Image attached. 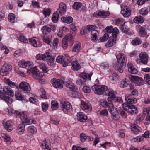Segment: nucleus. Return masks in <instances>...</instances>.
<instances>
[{"label": "nucleus", "instance_id": "obj_1", "mask_svg": "<svg viewBox=\"0 0 150 150\" xmlns=\"http://www.w3.org/2000/svg\"><path fill=\"white\" fill-rule=\"evenodd\" d=\"M92 74L93 73H92L89 74L85 72L81 73L80 74L79 77L76 81V84L79 86L84 85L87 80H91Z\"/></svg>", "mask_w": 150, "mask_h": 150}, {"label": "nucleus", "instance_id": "obj_2", "mask_svg": "<svg viewBox=\"0 0 150 150\" xmlns=\"http://www.w3.org/2000/svg\"><path fill=\"white\" fill-rule=\"evenodd\" d=\"M123 109L129 114L133 115L137 113V108L133 105H131L125 103L122 105Z\"/></svg>", "mask_w": 150, "mask_h": 150}, {"label": "nucleus", "instance_id": "obj_3", "mask_svg": "<svg viewBox=\"0 0 150 150\" xmlns=\"http://www.w3.org/2000/svg\"><path fill=\"white\" fill-rule=\"evenodd\" d=\"M91 89L95 94L101 95L103 94L107 90L108 87L105 85L95 84L92 86Z\"/></svg>", "mask_w": 150, "mask_h": 150}, {"label": "nucleus", "instance_id": "obj_4", "mask_svg": "<svg viewBox=\"0 0 150 150\" xmlns=\"http://www.w3.org/2000/svg\"><path fill=\"white\" fill-rule=\"evenodd\" d=\"M110 105V106L108 110L109 112L112 115V118L114 120H118L120 118V116L117 109L114 107L113 104Z\"/></svg>", "mask_w": 150, "mask_h": 150}, {"label": "nucleus", "instance_id": "obj_5", "mask_svg": "<svg viewBox=\"0 0 150 150\" xmlns=\"http://www.w3.org/2000/svg\"><path fill=\"white\" fill-rule=\"evenodd\" d=\"M12 69V67L11 65L7 64H4L0 70V74L3 76H6L11 71Z\"/></svg>", "mask_w": 150, "mask_h": 150}, {"label": "nucleus", "instance_id": "obj_6", "mask_svg": "<svg viewBox=\"0 0 150 150\" xmlns=\"http://www.w3.org/2000/svg\"><path fill=\"white\" fill-rule=\"evenodd\" d=\"M50 81L53 86L55 88H61L63 87L64 82L62 79L54 78L52 79Z\"/></svg>", "mask_w": 150, "mask_h": 150}, {"label": "nucleus", "instance_id": "obj_7", "mask_svg": "<svg viewBox=\"0 0 150 150\" xmlns=\"http://www.w3.org/2000/svg\"><path fill=\"white\" fill-rule=\"evenodd\" d=\"M129 78L131 81L134 83L136 86L142 85L144 84V81L142 78L135 76H131Z\"/></svg>", "mask_w": 150, "mask_h": 150}, {"label": "nucleus", "instance_id": "obj_8", "mask_svg": "<svg viewBox=\"0 0 150 150\" xmlns=\"http://www.w3.org/2000/svg\"><path fill=\"white\" fill-rule=\"evenodd\" d=\"M19 88L23 91L24 93H28L31 90L30 86L27 82L23 81L19 84Z\"/></svg>", "mask_w": 150, "mask_h": 150}, {"label": "nucleus", "instance_id": "obj_9", "mask_svg": "<svg viewBox=\"0 0 150 150\" xmlns=\"http://www.w3.org/2000/svg\"><path fill=\"white\" fill-rule=\"evenodd\" d=\"M20 119L24 122L27 123V125L30 124L32 123L35 124L36 121L34 119H31L30 118H28L27 115H25L23 112H22L21 115H20Z\"/></svg>", "mask_w": 150, "mask_h": 150}, {"label": "nucleus", "instance_id": "obj_10", "mask_svg": "<svg viewBox=\"0 0 150 150\" xmlns=\"http://www.w3.org/2000/svg\"><path fill=\"white\" fill-rule=\"evenodd\" d=\"M106 91L105 94L106 96H108L107 98L108 101L112 102H114L115 97L116 96L114 91L111 89L108 88Z\"/></svg>", "mask_w": 150, "mask_h": 150}, {"label": "nucleus", "instance_id": "obj_11", "mask_svg": "<svg viewBox=\"0 0 150 150\" xmlns=\"http://www.w3.org/2000/svg\"><path fill=\"white\" fill-rule=\"evenodd\" d=\"M121 13L125 17L129 16L131 14V10L127 6L124 5L121 6Z\"/></svg>", "mask_w": 150, "mask_h": 150}, {"label": "nucleus", "instance_id": "obj_12", "mask_svg": "<svg viewBox=\"0 0 150 150\" xmlns=\"http://www.w3.org/2000/svg\"><path fill=\"white\" fill-rule=\"evenodd\" d=\"M61 104L62 110L65 114L67 113L72 108V106L68 102L62 101Z\"/></svg>", "mask_w": 150, "mask_h": 150}, {"label": "nucleus", "instance_id": "obj_13", "mask_svg": "<svg viewBox=\"0 0 150 150\" xmlns=\"http://www.w3.org/2000/svg\"><path fill=\"white\" fill-rule=\"evenodd\" d=\"M116 58L118 64H121L122 65H126V57L123 54H119L116 56Z\"/></svg>", "mask_w": 150, "mask_h": 150}, {"label": "nucleus", "instance_id": "obj_14", "mask_svg": "<svg viewBox=\"0 0 150 150\" xmlns=\"http://www.w3.org/2000/svg\"><path fill=\"white\" fill-rule=\"evenodd\" d=\"M81 107L82 109L86 112L92 110V107L91 104L83 100L81 101Z\"/></svg>", "mask_w": 150, "mask_h": 150}, {"label": "nucleus", "instance_id": "obj_15", "mask_svg": "<svg viewBox=\"0 0 150 150\" xmlns=\"http://www.w3.org/2000/svg\"><path fill=\"white\" fill-rule=\"evenodd\" d=\"M110 15V13L108 11H98L94 13V16L96 17H101L104 18H106Z\"/></svg>", "mask_w": 150, "mask_h": 150}, {"label": "nucleus", "instance_id": "obj_16", "mask_svg": "<svg viewBox=\"0 0 150 150\" xmlns=\"http://www.w3.org/2000/svg\"><path fill=\"white\" fill-rule=\"evenodd\" d=\"M3 124L5 129L8 131L11 132L13 129L12 126L13 125V123L11 120L7 121H4Z\"/></svg>", "mask_w": 150, "mask_h": 150}, {"label": "nucleus", "instance_id": "obj_17", "mask_svg": "<svg viewBox=\"0 0 150 150\" xmlns=\"http://www.w3.org/2000/svg\"><path fill=\"white\" fill-rule=\"evenodd\" d=\"M67 6L63 2L60 3L59 4V8L57 11L59 14L62 16L64 14L66 11Z\"/></svg>", "mask_w": 150, "mask_h": 150}, {"label": "nucleus", "instance_id": "obj_18", "mask_svg": "<svg viewBox=\"0 0 150 150\" xmlns=\"http://www.w3.org/2000/svg\"><path fill=\"white\" fill-rule=\"evenodd\" d=\"M125 98V100L127 102V103H128L129 104L131 105L133 104H135L137 102V99L132 97V96L131 95H126Z\"/></svg>", "mask_w": 150, "mask_h": 150}, {"label": "nucleus", "instance_id": "obj_19", "mask_svg": "<svg viewBox=\"0 0 150 150\" xmlns=\"http://www.w3.org/2000/svg\"><path fill=\"white\" fill-rule=\"evenodd\" d=\"M77 116V120L81 122H85L87 119V116L82 112H78Z\"/></svg>", "mask_w": 150, "mask_h": 150}, {"label": "nucleus", "instance_id": "obj_20", "mask_svg": "<svg viewBox=\"0 0 150 150\" xmlns=\"http://www.w3.org/2000/svg\"><path fill=\"white\" fill-rule=\"evenodd\" d=\"M56 60L58 63L61 64L63 67H66L68 65V63L64 61V57L62 55L57 57Z\"/></svg>", "mask_w": 150, "mask_h": 150}, {"label": "nucleus", "instance_id": "obj_21", "mask_svg": "<svg viewBox=\"0 0 150 150\" xmlns=\"http://www.w3.org/2000/svg\"><path fill=\"white\" fill-rule=\"evenodd\" d=\"M81 44L79 42H76L74 44L72 49V52L75 54H78L80 50Z\"/></svg>", "mask_w": 150, "mask_h": 150}, {"label": "nucleus", "instance_id": "obj_22", "mask_svg": "<svg viewBox=\"0 0 150 150\" xmlns=\"http://www.w3.org/2000/svg\"><path fill=\"white\" fill-rule=\"evenodd\" d=\"M140 60L142 63L146 64L148 62V57L146 54L145 52H141L139 54Z\"/></svg>", "mask_w": 150, "mask_h": 150}, {"label": "nucleus", "instance_id": "obj_23", "mask_svg": "<svg viewBox=\"0 0 150 150\" xmlns=\"http://www.w3.org/2000/svg\"><path fill=\"white\" fill-rule=\"evenodd\" d=\"M128 69L129 72L133 74H136L138 71L137 70L134 68L132 64L130 62H128L127 64Z\"/></svg>", "mask_w": 150, "mask_h": 150}, {"label": "nucleus", "instance_id": "obj_24", "mask_svg": "<svg viewBox=\"0 0 150 150\" xmlns=\"http://www.w3.org/2000/svg\"><path fill=\"white\" fill-rule=\"evenodd\" d=\"M5 110L8 112L9 114H14L17 115L20 118V115L22 112H20L17 111H14L11 108L9 107L5 109Z\"/></svg>", "mask_w": 150, "mask_h": 150}, {"label": "nucleus", "instance_id": "obj_25", "mask_svg": "<svg viewBox=\"0 0 150 150\" xmlns=\"http://www.w3.org/2000/svg\"><path fill=\"white\" fill-rule=\"evenodd\" d=\"M4 93L5 94H7L10 96H14V94L13 91L11 90L8 86H5L4 88Z\"/></svg>", "mask_w": 150, "mask_h": 150}, {"label": "nucleus", "instance_id": "obj_26", "mask_svg": "<svg viewBox=\"0 0 150 150\" xmlns=\"http://www.w3.org/2000/svg\"><path fill=\"white\" fill-rule=\"evenodd\" d=\"M25 122L23 121L22 123L19 124L17 129V132L19 134H23L24 132L25 128V125L24 123Z\"/></svg>", "mask_w": 150, "mask_h": 150}, {"label": "nucleus", "instance_id": "obj_27", "mask_svg": "<svg viewBox=\"0 0 150 150\" xmlns=\"http://www.w3.org/2000/svg\"><path fill=\"white\" fill-rule=\"evenodd\" d=\"M15 97L16 98V99L19 100H24L25 98V96L18 91H16V92Z\"/></svg>", "mask_w": 150, "mask_h": 150}, {"label": "nucleus", "instance_id": "obj_28", "mask_svg": "<svg viewBox=\"0 0 150 150\" xmlns=\"http://www.w3.org/2000/svg\"><path fill=\"white\" fill-rule=\"evenodd\" d=\"M133 21L135 23L138 24L143 23L144 21V18L140 16H136L134 18Z\"/></svg>", "mask_w": 150, "mask_h": 150}, {"label": "nucleus", "instance_id": "obj_29", "mask_svg": "<svg viewBox=\"0 0 150 150\" xmlns=\"http://www.w3.org/2000/svg\"><path fill=\"white\" fill-rule=\"evenodd\" d=\"M116 39L112 38L111 40H109L106 44L105 46L107 47H110L112 46L116 43Z\"/></svg>", "mask_w": 150, "mask_h": 150}, {"label": "nucleus", "instance_id": "obj_30", "mask_svg": "<svg viewBox=\"0 0 150 150\" xmlns=\"http://www.w3.org/2000/svg\"><path fill=\"white\" fill-rule=\"evenodd\" d=\"M110 104H113L112 102L108 101L107 102L104 100H102L100 101V104L102 106L108 109L110 108Z\"/></svg>", "mask_w": 150, "mask_h": 150}, {"label": "nucleus", "instance_id": "obj_31", "mask_svg": "<svg viewBox=\"0 0 150 150\" xmlns=\"http://www.w3.org/2000/svg\"><path fill=\"white\" fill-rule=\"evenodd\" d=\"M62 21L68 24L71 23L73 21V18L71 16H69L67 17H62L61 18Z\"/></svg>", "mask_w": 150, "mask_h": 150}, {"label": "nucleus", "instance_id": "obj_32", "mask_svg": "<svg viewBox=\"0 0 150 150\" xmlns=\"http://www.w3.org/2000/svg\"><path fill=\"white\" fill-rule=\"evenodd\" d=\"M141 130V128L137 125L133 126L131 129L132 131L135 134H137L139 132H140Z\"/></svg>", "mask_w": 150, "mask_h": 150}, {"label": "nucleus", "instance_id": "obj_33", "mask_svg": "<svg viewBox=\"0 0 150 150\" xmlns=\"http://www.w3.org/2000/svg\"><path fill=\"white\" fill-rule=\"evenodd\" d=\"M29 42L34 47H37L38 46V38H32L29 39Z\"/></svg>", "mask_w": 150, "mask_h": 150}, {"label": "nucleus", "instance_id": "obj_34", "mask_svg": "<svg viewBox=\"0 0 150 150\" xmlns=\"http://www.w3.org/2000/svg\"><path fill=\"white\" fill-rule=\"evenodd\" d=\"M98 34V32L96 30H92L91 32V34L92 35L91 37V40L94 41L96 40H97V35Z\"/></svg>", "mask_w": 150, "mask_h": 150}, {"label": "nucleus", "instance_id": "obj_35", "mask_svg": "<svg viewBox=\"0 0 150 150\" xmlns=\"http://www.w3.org/2000/svg\"><path fill=\"white\" fill-rule=\"evenodd\" d=\"M29 74H33V77H34L35 76L39 71L37 67L35 66L33 68H30L29 70Z\"/></svg>", "mask_w": 150, "mask_h": 150}, {"label": "nucleus", "instance_id": "obj_36", "mask_svg": "<svg viewBox=\"0 0 150 150\" xmlns=\"http://www.w3.org/2000/svg\"><path fill=\"white\" fill-rule=\"evenodd\" d=\"M27 131L28 133L35 134L37 132L36 128L32 126H29L27 129Z\"/></svg>", "mask_w": 150, "mask_h": 150}, {"label": "nucleus", "instance_id": "obj_37", "mask_svg": "<svg viewBox=\"0 0 150 150\" xmlns=\"http://www.w3.org/2000/svg\"><path fill=\"white\" fill-rule=\"evenodd\" d=\"M129 81L125 79L121 82L120 86L122 88L126 87L128 86L129 83Z\"/></svg>", "mask_w": 150, "mask_h": 150}, {"label": "nucleus", "instance_id": "obj_38", "mask_svg": "<svg viewBox=\"0 0 150 150\" xmlns=\"http://www.w3.org/2000/svg\"><path fill=\"white\" fill-rule=\"evenodd\" d=\"M73 69L75 71H77L80 67V65L76 61H75L73 62L72 63Z\"/></svg>", "mask_w": 150, "mask_h": 150}, {"label": "nucleus", "instance_id": "obj_39", "mask_svg": "<svg viewBox=\"0 0 150 150\" xmlns=\"http://www.w3.org/2000/svg\"><path fill=\"white\" fill-rule=\"evenodd\" d=\"M142 41L139 38L136 37L135 39L132 40V44L134 45H137L139 44H141Z\"/></svg>", "mask_w": 150, "mask_h": 150}, {"label": "nucleus", "instance_id": "obj_40", "mask_svg": "<svg viewBox=\"0 0 150 150\" xmlns=\"http://www.w3.org/2000/svg\"><path fill=\"white\" fill-rule=\"evenodd\" d=\"M16 16L12 13H10L8 15V21L11 23H14L15 22Z\"/></svg>", "mask_w": 150, "mask_h": 150}, {"label": "nucleus", "instance_id": "obj_41", "mask_svg": "<svg viewBox=\"0 0 150 150\" xmlns=\"http://www.w3.org/2000/svg\"><path fill=\"white\" fill-rule=\"evenodd\" d=\"M51 108L54 110H57L58 108V103L56 101L53 100L51 102Z\"/></svg>", "mask_w": 150, "mask_h": 150}, {"label": "nucleus", "instance_id": "obj_42", "mask_svg": "<svg viewBox=\"0 0 150 150\" xmlns=\"http://www.w3.org/2000/svg\"><path fill=\"white\" fill-rule=\"evenodd\" d=\"M100 68L104 70H109V64L106 62H103L100 65Z\"/></svg>", "mask_w": 150, "mask_h": 150}, {"label": "nucleus", "instance_id": "obj_43", "mask_svg": "<svg viewBox=\"0 0 150 150\" xmlns=\"http://www.w3.org/2000/svg\"><path fill=\"white\" fill-rule=\"evenodd\" d=\"M125 23V21L123 19H117L115 21V24L117 25H122Z\"/></svg>", "mask_w": 150, "mask_h": 150}, {"label": "nucleus", "instance_id": "obj_44", "mask_svg": "<svg viewBox=\"0 0 150 150\" xmlns=\"http://www.w3.org/2000/svg\"><path fill=\"white\" fill-rule=\"evenodd\" d=\"M140 14L142 15H146L148 13V8L146 7L143 8L139 10Z\"/></svg>", "mask_w": 150, "mask_h": 150}, {"label": "nucleus", "instance_id": "obj_45", "mask_svg": "<svg viewBox=\"0 0 150 150\" xmlns=\"http://www.w3.org/2000/svg\"><path fill=\"white\" fill-rule=\"evenodd\" d=\"M144 117L145 116L142 114L138 115L137 116L136 120L137 123H139L142 121L144 120Z\"/></svg>", "mask_w": 150, "mask_h": 150}, {"label": "nucleus", "instance_id": "obj_46", "mask_svg": "<svg viewBox=\"0 0 150 150\" xmlns=\"http://www.w3.org/2000/svg\"><path fill=\"white\" fill-rule=\"evenodd\" d=\"M41 30L43 33L46 34V32L47 31L48 32H50L51 31V29L50 26H44L41 28Z\"/></svg>", "mask_w": 150, "mask_h": 150}, {"label": "nucleus", "instance_id": "obj_47", "mask_svg": "<svg viewBox=\"0 0 150 150\" xmlns=\"http://www.w3.org/2000/svg\"><path fill=\"white\" fill-rule=\"evenodd\" d=\"M4 81L6 83L10 86L11 87H13L15 86V83L14 82L11 81L8 79H4Z\"/></svg>", "mask_w": 150, "mask_h": 150}, {"label": "nucleus", "instance_id": "obj_48", "mask_svg": "<svg viewBox=\"0 0 150 150\" xmlns=\"http://www.w3.org/2000/svg\"><path fill=\"white\" fill-rule=\"evenodd\" d=\"M81 3L76 2L74 3L73 5V8L74 9L78 10L81 7Z\"/></svg>", "mask_w": 150, "mask_h": 150}, {"label": "nucleus", "instance_id": "obj_49", "mask_svg": "<svg viewBox=\"0 0 150 150\" xmlns=\"http://www.w3.org/2000/svg\"><path fill=\"white\" fill-rule=\"evenodd\" d=\"M109 38V35L107 33L104 34L103 37H101L99 40L100 42H103L107 40Z\"/></svg>", "mask_w": 150, "mask_h": 150}, {"label": "nucleus", "instance_id": "obj_50", "mask_svg": "<svg viewBox=\"0 0 150 150\" xmlns=\"http://www.w3.org/2000/svg\"><path fill=\"white\" fill-rule=\"evenodd\" d=\"M59 16V14L57 13H54L53 14V16L52 18V21L54 23H57L58 21Z\"/></svg>", "mask_w": 150, "mask_h": 150}, {"label": "nucleus", "instance_id": "obj_51", "mask_svg": "<svg viewBox=\"0 0 150 150\" xmlns=\"http://www.w3.org/2000/svg\"><path fill=\"white\" fill-rule=\"evenodd\" d=\"M113 30L112 33V38H115L117 37V34L118 33L119 30L118 29L116 28L115 27L113 28Z\"/></svg>", "mask_w": 150, "mask_h": 150}, {"label": "nucleus", "instance_id": "obj_52", "mask_svg": "<svg viewBox=\"0 0 150 150\" xmlns=\"http://www.w3.org/2000/svg\"><path fill=\"white\" fill-rule=\"evenodd\" d=\"M27 64L25 61L21 60L18 62V65L21 67L26 68L27 67Z\"/></svg>", "mask_w": 150, "mask_h": 150}, {"label": "nucleus", "instance_id": "obj_53", "mask_svg": "<svg viewBox=\"0 0 150 150\" xmlns=\"http://www.w3.org/2000/svg\"><path fill=\"white\" fill-rule=\"evenodd\" d=\"M137 30L139 32V34L141 35L145 34L146 33L144 28L140 26L138 27Z\"/></svg>", "mask_w": 150, "mask_h": 150}, {"label": "nucleus", "instance_id": "obj_54", "mask_svg": "<svg viewBox=\"0 0 150 150\" xmlns=\"http://www.w3.org/2000/svg\"><path fill=\"white\" fill-rule=\"evenodd\" d=\"M51 36H49V38L47 37H43V41L47 44L51 45V43H52L51 38Z\"/></svg>", "mask_w": 150, "mask_h": 150}, {"label": "nucleus", "instance_id": "obj_55", "mask_svg": "<svg viewBox=\"0 0 150 150\" xmlns=\"http://www.w3.org/2000/svg\"><path fill=\"white\" fill-rule=\"evenodd\" d=\"M40 146L44 149H45L48 148L49 143L45 141H43L41 143H40Z\"/></svg>", "mask_w": 150, "mask_h": 150}, {"label": "nucleus", "instance_id": "obj_56", "mask_svg": "<svg viewBox=\"0 0 150 150\" xmlns=\"http://www.w3.org/2000/svg\"><path fill=\"white\" fill-rule=\"evenodd\" d=\"M98 114L101 116H107L108 114V112L107 110L105 109L98 112Z\"/></svg>", "mask_w": 150, "mask_h": 150}, {"label": "nucleus", "instance_id": "obj_57", "mask_svg": "<svg viewBox=\"0 0 150 150\" xmlns=\"http://www.w3.org/2000/svg\"><path fill=\"white\" fill-rule=\"evenodd\" d=\"M42 13L45 16H49L50 15V10L49 8H45L43 10Z\"/></svg>", "mask_w": 150, "mask_h": 150}, {"label": "nucleus", "instance_id": "obj_58", "mask_svg": "<svg viewBox=\"0 0 150 150\" xmlns=\"http://www.w3.org/2000/svg\"><path fill=\"white\" fill-rule=\"evenodd\" d=\"M40 68L42 69V71L45 72H47L48 71V69L46 67L45 65L44 64H41L40 65Z\"/></svg>", "mask_w": 150, "mask_h": 150}, {"label": "nucleus", "instance_id": "obj_59", "mask_svg": "<svg viewBox=\"0 0 150 150\" xmlns=\"http://www.w3.org/2000/svg\"><path fill=\"white\" fill-rule=\"evenodd\" d=\"M143 114L146 115V117L150 114V109L149 108H145L143 109Z\"/></svg>", "mask_w": 150, "mask_h": 150}, {"label": "nucleus", "instance_id": "obj_60", "mask_svg": "<svg viewBox=\"0 0 150 150\" xmlns=\"http://www.w3.org/2000/svg\"><path fill=\"white\" fill-rule=\"evenodd\" d=\"M70 89H71L72 91L75 92V93H77V88L75 86L73 85H69L67 86Z\"/></svg>", "mask_w": 150, "mask_h": 150}, {"label": "nucleus", "instance_id": "obj_61", "mask_svg": "<svg viewBox=\"0 0 150 150\" xmlns=\"http://www.w3.org/2000/svg\"><path fill=\"white\" fill-rule=\"evenodd\" d=\"M86 136H87L85 134L83 133H81L80 135L81 141L82 142H84L86 140Z\"/></svg>", "mask_w": 150, "mask_h": 150}, {"label": "nucleus", "instance_id": "obj_62", "mask_svg": "<svg viewBox=\"0 0 150 150\" xmlns=\"http://www.w3.org/2000/svg\"><path fill=\"white\" fill-rule=\"evenodd\" d=\"M72 150H88L87 148H82L80 147L73 146L72 148Z\"/></svg>", "mask_w": 150, "mask_h": 150}, {"label": "nucleus", "instance_id": "obj_63", "mask_svg": "<svg viewBox=\"0 0 150 150\" xmlns=\"http://www.w3.org/2000/svg\"><path fill=\"white\" fill-rule=\"evenodd\" d=\"M62 45L64 49H66L68 46L67 41L66 39H64L62 41Z\"/></svg>", "mask_w": 150, "mask_h": 150}, {"label": "nucleus", "instance_id": "obj_64", "mask_svg": "<svg viewBox=\"0 0 150 150\" xmlns=\"http://www.w3.org/2000/svg\"><path fill=\"white\" fill-rule=\"evenodd\" d=\"M144 79L149 85H150V76L148 74H146L144 76Z\"/></svg>", "mask_w": 150, "mask_h": 150}]
</instances>
